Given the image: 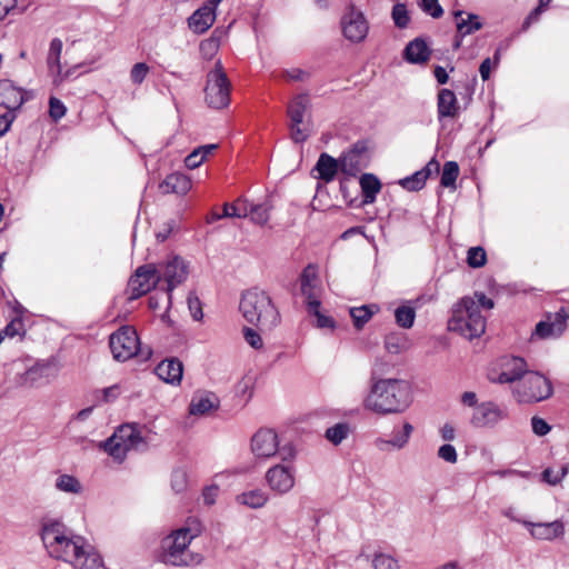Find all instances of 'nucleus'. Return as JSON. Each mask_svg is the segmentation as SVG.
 Segmentation results:
<instances>
[{
    "label": "nucleus",
    "mask_w": 569,
    "mask_h": 569,
    "mask_svg": "<svg viewBox=\"0 0 569 569\" xmlns=\"http://www.w3.org/2000/svg\"><path fill=\"white\" fill-rule=\"evenodd\" d=\"M41 539L49 555L71 563L78 569H99L104 567L101 556L93 550L81 536H69L59 521L46 522L41 529Z\"/></svg>",
    "instance_id": "obj_1"
},
{
    "label": "nucleus",
    "mask_w": 569,
    "mask_h": 569,
    "mask_svg": "<svg viewBox=\"0 0 569 569\" xmlns=\"http://www.w3.org/2000/svg\"><path fill=\"white\" fill-rule=\"evenodd\" d=\"M411 403L409 383L401 379H378L371 375L369 395L363 400L366 409L378 415L403 412Z\"/></svg>",
    "instance_id": "obj_2"
},
{
    "label": "nucleus",
    "mask_w": 569,
    "mask_h": 569,
    "mask_svg": "<svg viewBox=\"0 0 569 569\" xmlns=\"http://www.w3.org/2000/svg\"><path fill=\"white\" fill-rule=\"evenodd\" d=\"M239 309L243 318L251 325L262 329H272L280 321L278 309L272 303L269 295L258 288H252L242 293Z\"/></svg>",
    "instance_id": "obj_3"
},
{
    "label": "nucleus",
    "mask_w": 569,
    "mask_h": 569,
    "mask_svg": "<svg viewBox=\"0 0 569 569\" xmlns=\"http://www.w3.org/2000/svg\"><path fill=\"white\" fill-rule=\"evenodd\" d=\"M449 329L457 331L468 339L480 337L486 330V318L479 310L475 299L465 297L453 310L452 318L448 322Z\"/></svg>",
    "instance_id": "obj_4"
},
{
    "label": "nucleus",
    "mask_w": 569,
    "mask_h": 569,
    "mask_svg": "<svg viewBox=\"0 0 569 569\" xmlns=\"http://www.w3.org/2000/svg\"><path fill=\"white\" fill-rule=\"evenodd\" d=\"M513 395L520 403H536L551 397L552 385L548 378L539 372L528 371L513 387Z\"/></svg>",
    "instance_id": "obj_5"
},
{
    "label": "nucleus",
    "mask_w": 569,
    "mask_h": 569,
    "mask_svg": "<svg viewBox=\"0 0 569 569\" xmlns=\"http://www.w3.org/2000/svg\"><path fill=\"white\" fill-rule=\"evenodd\" d=\"M231 83L223 70L221 61H217L214 69L207 74L204 99L208 107L223 109L230 103Z\"/></svg>",
    "instance_id": "obj_6"
},
{
    "label": "nucleus",
    "mask_w": 569,
    "mask_h": 569,
    "mask_svg": "<svg viewBox=\"0 0 569 569\" xmlns=\"http://www.w3.org/2000/svg\"><path fill=\"white\" fill-rule=\"evenodd\" d=\"M109 347L117 361H127L137 356L140 341L132 327L123 326L110 336Z\"/></svg>",
    "instance_id": "obj_7"
},
{
    "label": "nucleus",
    "mask_w": 569,
    "mask_h": 569,
    "mask_svg": "<svg viewBox=\"0 0 569 569\" xmlns=\"http://www.w3.org/2000/svg\"><path fill=\"white\" fill-rule=\"evenodd\" d=\"M161 281L159 269L153 263H147L137 268L128 282L129 300H136L153 288Z\"/></svg>",
    "instance_id": "obj_8"
},
{
    "label": "nucleus",
    "mask_w": 569,
    "mask_h": 569,
    "mask_svg": "<svg viewBox=\"0 0 569 569\" xmlns=\"http://www.w3.org/2000/svg\"><path fill=\"white\" fill-rule=\"evenodd\" d=\"M198 535L192 532L190 528H181L177 530L167 547V562L173 566H188L191 563V558L188 553V547L191 540Z\"/></svg>",
    "instance_id": "obj_9"
},
{
    "label": "nucleus",
    "mask_w": 569,
    "mask_h": 569,
    "mask_svg": "<svg viewBox=\"0 0 569 569\" xmlns=\"http://www.w3.org/2000/svg\"><path fill=\"white\" fill-rule=\"evenodd\" d=\"M340 171L349 177H357L370 162L368 143L365 140L355 142L340 157Z\"/></svg>",
    "instance_id": "obj_10"
},
{
    "label": "nucleus",
    "mask_w": 569,
    "mask_h": 569,
    "mask_svg": "<svg viewBox=\"0 0 569 569\" xmlns=\"http://www.w3.org/2000/svg\"><path fill=\"white\" fill-rule=\"evenodd\" d=\"M161 280L167 283V298L171 302L172 290L181 284L188 277L189 268L186 261L180 257H173L159 269Z\"/></svg>",
    "instance_id": "obj_11"
},
{
    "label": "nucleus",
    "mask_w": 569,
    "mask_h": 569,
    "mask_svg": "<svg viewBox=\"0 0 569 569\" xmlns=\"http://www.w3.org/2000/svg\"><path fill=\"white\" fill-rule=\"evenodd\" d=\"M507 411L492 401L479 403L472 412L470 423L476 428L493 427L506 419Z\"/></svg>",
    "instance_id": "obj_12"
},
{
    "label": "nucleus",
    "mask_w": 569,
    "mask_h": 569,
    "mask_svg": "<svg viewBox=\"0 0 569 569\" xmlns=\"http://www.w3.org/2000/svg\"><path fill=\"white\" fill-rule=\"evenodd\" d=\"M266 480L271 490L280 495L287 493L295 486V468L276 465L266 472Z\"/></svg>",
    "instance_id": "obj_13"
},
{
    "label": "nucleus",
    "mask_w": 569,
    "mask_h": 569,
    "mask_svg": "<svg viewBox=\"0 0 569 569\" xmlns=\"http://www.w3.org/2000/svg\"><path fill=\"white\" fill-rule=\"evenodd\" d=\"M56 375V368L50 361H38L20 376L19 383L29 388L40 387L48 383Z\"/></svg>",
    "instance_id": "obj_14"
},
{
    "label": "nucleus",
    "mask_w": 569,
    "mask_h": 569,
    "mask_svg": "<svg viewBox=\"0 0 569 569\" xmlns=\"http://www.w3.org/2000/svg\"><path fill=\"white\" fill-rule=\"evenodd\" d=\"M343 36L351 42H361L368 33L369 27L365 16L353 8L341 19Z\"/></svg>",
    "instance_id": "obj_15"
},
{
    "label": "nucleus",
    "mask_w": 569,
    "mask_h": 569,
    "mask_svg": "<svg viewBox=\"0 0 569 569\" xmlns=\"http://www.w3.org/2000/svg\"><path fill=\"white\" fill-rule=\"evenodd\" d=\"M252 452L260 458H270L279 450L278 436L273 430L260 429L251 439Z\"/></svg>",
    "instance_id": "obj_16"
},
{
    "label": "nucleus",
    "mask_w": 569,
    "mask_h": 569,
    "mask_svg": "<svg viewBox=\"0 0 569 569\" xmlns=\"http://www.w3.org/2000/svg\"><path fill=\"white\" fill-rule=\"evenodd\" d=\"M28 99L27 92L11 80H0V106L9 112L18 110Z\"/></svg>",
    "instance_id": "obj_17"
},
{
    "label": "nucleus",
    "mask_w": 569,
    "mask_h": 569,
    "mask_svg": "<svg viewBox=\"0 0 569 569\" xmlns=\"http://www.w3.org/2000/svg\"><path fill=\"white\" fill-rule=\"evenodd\" d=\"M501 372L497 378H491L492 381L498 383H511L520 381L523 376L528 373L527 362L520 357L506 358L501 365Z\"/></svg>",
    "instance_id": "obj_18"
},
{
    "label": "nucleus",
    "mask_w": 569,
    "mask_h": 569,
    "mask_svg": "<svg viewBox=\"0 0 569 569\" xmlns=\"http://www.w3.org/2000/svg\"><path fill=\"white\" fill-rule=\"evenodd\" d=\"M567 315L563 309L549 317L547 321H540L535 329V336L541 339L558 338L566 329Z\"/></svg>",
    "instance_id": "obj_19"
},
{
    "label": "nucleus",
    "mask_w": 569,
    "mask_h": 569,
    "mask_svg": "<svg viewBox=\"0 0 569 569\" xmlns=\"http://www.w3.org/2000/svg\"><path fill=\"white\" fill-rule=\"evenodd\" d=\"M154 372L164 382L179 385L183 375V365L178 358H167L158 363Z\"/></svg>",
    "instance_id": "obj_20"
},
{
    "label": "nucleus",
    "mask_w": 569,
    "mask_h": 569,
    "mask_svg": "<svg viewBox=\"0 0 569 569\" xmlns=\"http://www.w3.org/2000/svg\"><path fill=\"white\" fill-rule=\"evenodd\" d=\"M438 171L439 163L432 159L421 170L399 180V184L408 191H419L425 187L427 179L432 174V172Z\"/></svg>",
    "instance_id": "obj_21"
},
{
    "label": "nucleus",
    "mask_w": 569,
    "mask_h": 569,
    "mask_svg": "<svg viewBox=\"0 0 569 569\" xmlns=\"http://www.w3.org/2000/svg\"><path fill=\"white\" fill-rule=\"evenodd\" d=\"M532 538L540 540H553L563 536L565 526L561 520L551 522H532L527 526Z\"/></svg>",
    "instance_id": "obj_22"
},
{
    "label": "nucleus",
    "mask_w": 569,
    "mask_h": 569,
    "mask_svg": "<svg viewBox=\"0 0 569 569\" xmlns=\"http://www.w3.org/2000/svg\"><path fill=\"white\" fill-rule=\"evenodd\" d=\"M216 20V11L207 4H202L188 19L189 28L196 33L206 32Z\"/></svg>",
    "instance_id": "obj_23"
},
{
    "label": "nucleus",
    "mask_w": 569,
    "mask_h": 569,
    "mask_svg": "<svg viewBox=\"0 0 569 569\" xmlns=\"http://www.w3.org/2000/svg\"><path fill=\"white\" fill-rule=\"evenodd\" d=\"M438 119L455 118L459 112V106L455 92L450 89H441L437 98Z\"/></svg>",
    "instance_id": "obj_24"
},
{
    "label": "nucleus",
    "mask_w": 569,
    "mask_h": 569,
    "mask_svg": "<svg viewBox=\"0 0 569 569\" xmlns=\"http://www.w3.org/2000/svg\"><path fill=\"white\" fill-rule=\"evenodd\" d=\"M431 50L427 42L421 38H416L410 41L403 51V58L415 64L425 63L429 60Z\"/></svg>",
    "instance_id": "obj_25"
},
{
    "label": "nucleus",
    "mask_w": 569,
    "mask_h": 569,
    "mask_svg": "<svg viewBox=\"0 0 569 569\" xmlns=\"http://www.w3.org/2000/svg\"><path fill=\"white\" fill-rule=\"evenodd\" d=\"M313 170L318 172V179L327 183L331 182L335 179L338 170H340V158L335 159L332 156L322 152L319 156Z\"/></svg>",
    "instance_id": "obj_26"
},
{
    "label": "nucleus",
    "mask_w": 569,
    "mask_h": 569,
    "mask_svg": "<svg viewBox=\"0 0 569 569\" xmlns=\"http://www.w3.org/2000/svg\"><path fill=\"white\" fill-rule=\"evenodd\" d=\"M159 188L162 193L186 194L191 189V180L183 173L173 172L166 177Z\"/></svg>",
    "instance_id": "obj_27"
},
{
    "label": "nucleus",
    "mask_w": 569,
    "mask_h": 569,
    "mask_svg": "<svg viewBox=\"0 0 569 569\" xmlns=\"http://www.w3.org/2000/svg\"><path fill=\"white\" fill-rule=\"evenodd\" d=\"M219 407V399L212 392H204L192 397L189 412L190 415H206Z\"/></svg>",
    "instance_id": "obj_28"
},
{
    "label": "nucleus",
    "mask_w": 569,
    "mask_h": 569,
    "mask_svg": "<svg viewBox=\"0 0 569 569\" xmlns=\"http://www.w3.org/2000/svg\"><path fill=\"white\" fill-rule=\"evenodd\" d=\"M359 183L362 192V204L373 203L382 187L378 177L373 173H363Z\"/></svg>",
    "instance_id": "obj_29"
},
{
    "label": "nucleus",
    "mask_w": 569,
    "mask_h": 569,
    "mask_svg": "<svg viewBox=\"0 0 569 569\" xmlns=\"http://www.w3.org/2000/svg\"><path fill=\"white\" fill-rule=\"evenodd\" d=\"M116 432L117 437L127 445L129 450H140L146 447V442L140 432L130 425L121 426Z\"/></svg>",
    "instance_id": "obj_30"
},
{
    "label": "nucleus",
    "mask_w": 569,
    "mask_h": 569,
    "mask_svg": "<svg viewBox=\"0 0 569 569\" xmlns=\"http://www.w3.org/2000/svg\"><path fill=\"white\" fill-rule=\"evenodd\" d=\"M463 11H455L453 16L457 19V32L462 38L473 33L482 28L479 17L475 13H468L467 18H462Z\"/></svg>",
    "instance_id": "obj_31"
},
{
    "label": "nucleus",
    "mask_w": 569,
    "mask_h": 569,
    "mask_svg": "<svg viewBox=\"0 0 569 569\" xmlns=\"http://www.w3.org/2000/svg\"><path fill=\"white\" fill-rule=\"evenodd\" d=\"M309 107V97L307 93L298 94L288 106V116L290 122L303 123L305 113Z\"/></svg>",
    "instance_id": "obj_32"
},
{
    "label": "nucleus",
    "mask_w": 569,
    "mask_h": 569,
    "mask_svg": "<svg viewBox=\"0 0 569 569\" xmlns=\"http://www.w3.org/2000/svg\"><path fill=\"white\" fill-rule=\"evenodd\" d=\"M272 203L270 199H267L262 203L253 204L248 202V217L257 224H266L270 218V211Z\"/></svg>",
    "instance_id": "obj_33"
},
{
    "label": "nucleus",
    "mask_w": 569,
    "mask_h": 569,
    "mask_svg": "<svg viewBox=\"0 0 569 569\" xmlns=\"http://www.w3.org/2000/svg\"><path fill=\"white\" fill-rule=\"evenodd\" d=\"M413 431V427L409 422H405L401 431H395L390 440L378 439L377 446L383 449V446L390 445L397 449H402L409 441Z\"/></svg>",
    "instance_id": "obj_34"
},
{
    "label": "nucleus",
    "mask_w": 569,
    "mask_h": 569,
    "mask_svg": "<svg viewBox=\"0 0 569 569\" xmlns=\"http://www.w3.org/2000/svg\"><path fill=\"white\" fill-rule=\"evenodd\" d=\"M102 448L107 451L112 458L117 461L121 462L124 460L127 452L130 451L127 448V445L117 437V432H114L110 438H108L103 443Z\"/></svg>",
    "instance_id": "obj_35"
},
{
    "label": "nucleus",
    "mask_w": 569,
    "mask_h": 569,
    "mask_svg": "<svg viewBox=\"0 0 569 569\" xmlns=\"http://www.w3.org/2000/svg\"><path fill=\"white\" fill-rule=\"evenodd\" d=\"M379 310L377 305H365L361 307H353L350 309V316L353 320L355 327L361 329Z\"/></svg>",
    "instance_id": "obj_36"
},
{
    "label": "nucleus",
    "mask_w": 569,
    "mask_h": 569,
    "mask_svg": "<svg viewBox=\"0 0 569 569\" xmlns=\"http://www.w3.org/2000/svg\"><path fill=\"white\" fill-rule=\"evenodd\" d=\"M237 501L252 509L261 508L268 501V495L260 490L254 489L247 492H242L237 497Z\"/></svg>",
    "instance_id": "obj_37"
},
{
    "label": "nucleus",
    "mask_w": 569,
    "mask_h": 569,
    "mask_svg": "<svg viewBox=\"0 0 569 569\" xmlns=\"http://www.w3.org/2000/svg\"><path fill=\"white\" fill-rule=\"evenodd\" d=\"M248 200L237 199L233 203H224L221 216H217V219L222 218H247L248 217Z\"/></svg>",
    "instance_id": "obj_38"
},
{
    "label": "nucleus",
    "mask_w": 569,
    "mask_h": 569,
    "mask_svg": "<svg viewBox=\"0 0 569 569\" xmlns=\"http://www.w3.org/2000/svg\"><path fill=\"white\" fill-rule=\"evenodd\" d=\"M54 486L57 490L67 493L79 495L83 491L81 482L74 476L67 473L60 475Z\"/></svg>",
    "instance_id": "obj_39"
},
{
    "label": "nucleus",
    "mask_w": 569,
    "mask_h": 569,
    "mask_svg": "<svg viewBox=\"0 0 569 569\" xmlns=\"http://www.w3.org/2000/svg\"><path fill=\"white\" fill-rule=\"evenodd\" d=\"M63 43L59 38H54L50 42L49 53L47 58L48 67L50 70H56L59 74L61 73L60 57L62 52Z\"/></svg>",
    "instance_id": "obj_40"
},
{
    "label": "nucleus",
    "mask_w": 569,
    "mask_h": 569,
    "mask_svg": "<svg viewBox=\"0 0 569 569\" xmlns=\"http://www.w3.org/2000/svg\"><path fill=\"white\" fill-rule=\"evenodd\" d=\"M396 322L403 329H410L416 319V310L410 306H401L395 310Z\"/></svg>",
    "instance_id": "obj_41"
},
{
    "label": "nucleus",
    "mask_w": 569,
    "mask_h": 569,
    "mask_svg": "<svg viewBox=\"0 0 569 569\" xmlns=\"http://www.w3.org/2000/svg\"><path fill=\"white\" fill-rule=\"evenodd\" d=\"M408 340L401 333H389L385 338V348L392 355H398L406 350Z\"/></svg>",
    "instance_id": "obj_42"
},
{
    "label": "nucleus",
    "mask_w": 569,
    "mask_h": 569,
    "mask_svg": "<svg viewBox=\"0 0 569 569\" xmlns=\"http://www.w3.org/2000/svg\"><path fill=\"white\" fill-rule=\"evenodd\" d=\"M459 176V166L456 161H447L443 164L440 183L445 188L456 186V180Z\"/></svg>",
    "instance_id": "obj_43"
},
{
    "label": "nucleus",
    "mask_w": 569,
    "mask_h": 569,
    "mask_svg": "<svg viewBox=\"0 0 569 569\" xmlns=\"http://www.w3.org/2000/svg\"><path fill=\"white\" fill-rule=\"evenodd\" d=\"M349 433V426L345 422L337 423L326 430V438L333 445L341 443Z\"/></svg>",
    "instance_id": "obj_44"
},
{
    "label": "nucleus",
    "mask_w": 569,
    "mask_h": 569,
    "mask_svg": "<svg viewBox=\"0 0 569 569\" xmlns=\"http://www.w3.org/2000/svg\"><path fill=\"white\" fill-rule=\"evenodd\" d=\"M301 293L306 298L308 311L320 308V288L318 287V284H311L308 287V289H301Z\"/></svg>",
    "instance_id": "obj_45"
},
{
    "label": "nucleus",
    "mask_w": 569,
    "mask_h": 569,
    "mask_svg": "<svg viewBox=\"0 0 569 569\" xmlns=\"http://www.w3.org/2000/svg\"><path fill=\"white\" fill-rule=\"evenodd\" d=\"M487 262V254L482 247H471L468 250L467 263L471 268H481Z\"/></svg>",
    "instance_id": "obj_46"
},
{
    "label": "nucleus",
    "mask_w": 569,
    "mask_h": 569,
    "mask_svg": "<svg viewBox=\"0 0 569 569\" xmlns=\"http://www.w3.org/2000/svg\"><path fill=\"white\" fill-rule=\"evenodd\" d=\"M391 14H392V19H393L396 27H398L400 29H405L408 27L410 17H409V12L407 10L406 4H403V3L395 4L392 8Z\"/></svg>",
    "instance_id": "obj_47"
},
{
    "label": "nucleus",
    "mask_w": 569,
    "mask_h": 569,
    "mask_svg": "<svg viewBox=\"0 0 569 569\" xmlns=\"http://www.w3.org/2000/svg\"><path fill=\"white\" fill-rule=\"evenodd\" d=\"M375 569H399L398 561L386 553H376L372 559Z\"/></svg>",
    "instance_id": "obj_48"
},
{
    "label": "nucleus",
    "mask_w": 569,
    "mask_h": 569,
    "mask_svg": "<svg viewBox=\"0 0 569 569\" xmlns=\"http://www.w3.org/2000/svg\"><path fill=\"white\" fill-rule=\"evenodd\" d=\"M150 68L144 62H138L133 64L130 71V79L134 84H141L148 76Z\"/></svg>",
    "instance_id": "obj_49"
},
{
    "label": "nucleus",
    "mask_w": 569,
    "mask_h": 569,
    "mask_svg": "<svg viewBox=\"0 0 569 569\" xmlns=\"http://www.w3.org/2000/svg\"><path fill=\"white\" fill-rule=\"evenodd\" d=\"M317 267L313 264H308L300 276L301 289H308L309 286L317 284Z\"/></svg>",
    "instance_id": "obj_50"
},
{
    "label": "nucleus",
    "mask_w": 569,
    "mask_h": 569,
    "mask_svg": "<svg viewBox=\"0 0 569 569\" xmlns=\"http://www.w3.org/2000/svg\"><path fill=\"white\" fill-rule=\"evenodd\" d=\"M290 137L296 143L305 142L309 136L310 131L307 127H302V123L290 122Z\"/></svg>",
    "instance_id": "obj_51"
},
{
    "label": "nucleus",
    "mask_w": 569,
    "mask_h": 569,
    "mask_svg": "<svg viewBox=\"0 0 569 569\" xmlns=\"http://www.w3.org/2000/svg\"><path fill=\"white\" fill-rule=\"evenodd\" d=\"M187 482L188 478L184 470L177 469L172 472L171 487L177 493L182 492L186 489Z\"/></svg>",
    "instance_id": "obj_52"
},
{
    "label": "nucleus",
    "mask_w": 569,
    "mask_h": 569,
    "mask_svg": "<svg viewBox=\"0 0 569 569\" xmlns=\"http://www.w3.org/2000/svg\"><path fill=\"white\" fill-rule=\"evenodd\" d=\"M420 8L423 12L435 19H438L443 14V9L439 4L438 0H421Z\"/></svg>",
    "instance_id": "obj_53"
},
{
    "label": "nucleus",
    "mask_w": 569,
    "mask_h": 569,
    "mask_svg": "<svg viewBox=\"0 0 569 569\" xmlns=\"http://www.w3.org/2000/svg\"><path fill=\"white\" fill-rule=\"evenodd\" d=\"M531 429L536 436L543 437L550 432L551 426L545 419L533 416L531 418Z\"/></svg>",
    "instance_id": "obj_54"
},
{
    "label": "nucleus",
    "mask_w": 569,
    "mask_h": 569,
    "mask_svg": "<svg viewBox=\"0 0 569 569\" xmlns=\"http://www.w3.org/2000/svg\"><path fill=\"white\" fill-rule=\"evenodd\" d=\"M66 107L64 104L54 97H51L49 100V113L50 117L54 120L61 119L66 114Z\"/></svg>",
    "instance_id": "obj_55"
},
{
    "label": "nucleus",
    "mask_w": 569,
    "mask_h": 569,
    "mask_svg": "<svg viewBox=\"0 0 569 569\" xmlns=\"http://www.w3.org/2000/svg\"><path fill=\"white\" fill-rule=\"evenodd\" d=\"M438 457L449 463H456L458 460L456 448L449 443L442 445L438 449Z\"/></svg>",
    "instance_id": "obj_56"
},
{
    "label": "nucleus",
    "mask_w": 569,
    "mask_h": 569,
    "mask_svg": "<svg viewBox=\"0 0 569 569\" xmlns=\"http://www.w3.org/2000/svg\"><path fill=\"white\" fill-rule=\"evenodd\" d=\"M489 476H495L499 478H506L509 476H517L525 479H530L532 477V472L530 471H522L517 469H502V470H492L488 472Z\"/></svg>",
    "instance_id": "obj_57"
},
{
    "label": "nucleus",
    "mask_w": 569,
    "mask_h": 569,
    "mask_svg": "<svg viewBox=\"0 0 569 569\" xmlns=\"http://www.w3.org/2000/svg\"><path fill=\"white\" fill-rule=\"evenodd\" d=\"M310 315H313L317 318V327L320 329L329 328L333 329L336 323L335 320L331 317H328L326 315H322L320 312V308H317L316 310H309Z\"/></svg>",
    "instance_id": "obj_58"
},
{
    "label": "nucleus",
    "mask_w": 569,
    "mask_h": 569,
    "mask_svg": "<svg viewBox=\"0 0 569 569\" xmlns=\"http://www.w3.org/2000/svg\"><path fill=\"white\" fill-rule=\"evenodd\" d=\"M243 336L246 341L254 349H260L262 347V339L260 335L253 330L252 328L244 327Z\"/></svg>",
    "instance_id": "obj_59"
},
{
    "label": "nucleus",
    "mask_w": 569,
    "mask_h": 569,
    "mask_svg": "<svg viewBox=\"0 0 569 569\" xmlns=\"http://www.w3.org/2000/svg\"><path fill=\"white\" fill-rule=\"evenodd\" d=\"M188 307L194 320H200L203 317L201 302L197 296L189 295Z\"/></svg>",
    "instance_id": "obj_60"
},
{
    "label": "nucleus",
    "mask_w": 569,
    "mask_h": 569,
    "mask_svg": "<svg viewBox=\"0 0 569 569\" xmlns=\"http://www.w3.org/2000/svg\"><path fill=\"white\" fill-rule=\"evenodd\" d=\"M203 156H201L198 149H194L190 154H188L184 159V164L189 169H196L203 162Z\"/></svg>",
    "instance_id": "obj_61"
},
{
    "label": "nucleus",
    "mask_w": 569,
    "mask_h": 569,
    "mask_svg": "<svg viewBox=\"0 0 569 569\" xmlns=\"http://www.w3.org/2000/svg\"><path fill=\"white\" fill-rule=\"evenodd\" d=\"M501 513L510 519L511 521L513 522H518V523H521L522 526L527 527L528 525H530V521L526 520V519H522L521 517H519L518 512H517V509L512 506L510 507H507L505 508Z\"/></svg>",
    "instance_id": "obj_62"
},
{
    "label": "nucleus",
    "mask_w": 569,
    "mask_h": 569,
    "mask_svg": "<svg viewBox=\"0 0 569 569\" xmlns=\"http://www.w3.org/2000/svg\"><path fill=\"white\" fill-rule=\"evenodd\" d=\"M174 227H176L174 220H170V221L163 223L162 228L156 233L157 240L159 242L166 241L169 238V236L171 234V232L173 231Z\"/></svg>",
    "instance_id": "obj_63"
},
{
    "label": "nucleus",
    "mask_w": 569,
    "mask_h": 569,
    "mask_svg": "<svg viewBox=\"0 0 569 569\" xmlns=\"http://www.w3.org/2000/svg\"><path fill=\"white\" fill-rule=\"evenodd\" d=\"M542 11H543L542 9H540L539 7H536L523 20L522 26H521V31H527L532 23L537 22L540 18V14L542 13Z\"/></svg>",
    "instance_id": "obj_64"
}]
</instances>
